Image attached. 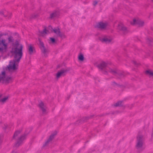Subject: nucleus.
Returning a JSON list of instances; mask_svg holds the SVG:
<instances>
[{"label":"nucleus","mask_w":153,"mask_h":153,"mask_svg":"<svg viewBox=\"0 0 153 153\" xmlns=\"http://www.w3.org/2000/svg\"><path fill=\"white\" fill-rule=\"evenodd\" d=\"M8 96H5L4 98L0 99V102L4 103L8 99Z\"/></svg>","instance_id":"27"},{"label":"nucleus","mask_w":153,"mask_h":153,"mask_svg":"<svg viewBox=\"0 0 153 153\" xmlns=\"http://www.w3.org/2000/svg\"><path fill=\"white\" fill-rule=\"evenodd\" d=\"M59 12L57 11H55L51 13L50 15V17L52 19L54 17H58L59 16Z\"/></svg>","instance_id":"18"},{"label":"nucleus","mask_w":153,"mask_h":153,"mask_svg":"<svg viewBox=\"0 0 153 153\" xmlns=\"http://www.w3.org/2000/svg\"><path fill=\"white\" fill-rule=\"evenodd\" d=\"M64 64V63H63V64H59V65H58L57 66V68H60V67H62L63 65V64Z\"/></svg>","instance_id":"38"},{"label":"nucleus","mask_w":153,"mask_h":153,"mask_svg":"<svg viewBox=\"0 0 153 153\" xmlns=\"http://www.w3.org/2000/svg\"><path fill=\"white\" fill-rule=\"evenodd\" d=\"M48 30L46 29V27L45 26L44 29L42 31H39V32L41 34H47V32H48Z\"/></svg>","instance_id":"24"},{"label":"nucleus","mask_w":153,"mask_h":153,"mask_svg":"<svg viewBox=\"0 0 153 153\" xmlns=\"http://www.w3.org/2000/svg\"><path fill=\"white\" fill-rule=\"evenodd\" d=\"M50 41L52 44H54L56 42L55 39L54 37H50Z\"/></svg>","instance_id":"26"},{"label":"nucleus","mask_w":153,"mask_h":153,"mask_svg":"<svg viewBox=\"0 0 153 153\" xmlns=\"http://www.w3.org/2000/svg\"><path fill=\"white\" fill-rule=\"evenodd\" d=\"M104 114H105V116L107 115H109L110 114V113L109 112V113H106Z\"/></svg>","instance_id":"47"},{"label":"nucleus","mask_w":153,"mask_h":153,"mask_svg":"<svg viewBox=\"0 0 153 153\" xmlns=\"http://www.w3.org/2000/svg\"><path fill=\"white\" fill-rule=\"evenodd\" d=\"M32 129L31 128H26L24 134L21 135L18 139V140L14 144L13 147L18 148L22 144L23 141L26 139L27 136L32 131Z\"/></svg>","instance_id":"2"},{"label":"nucleus","mask_w":153,"mask_h":153,"mask_svg":"<svg viewBox=\"0 0 153 153\" xmlns=\"http://www.w3.org/2000/svg\"><path fill=\"white\" fill-rule=\"evenodd\" d=\"M112 85H117V83L115 81L113 82H112Z\"/></svg>","instance_id":"44"},{"label":"nucleus","mask_w":153,"mask_h":153,"mask_svg":"<svg viewBox=\"0 0 153 153\" xmlns=\"http://www.w3.org/2000/svg\"><path fill=\"white\" fill-rule=\"evenodd\" d=\"M132 62L134 65L136 66L137 67L139 65V64L138 63H137V62L135 61H132Z\"/></svg>","instance_id":"34"},{"label":"nucleus","mask_w":153,"mask_h":153,"mask_svg":"<svg viewBox=\"0 0 153 153\" xmlns=\"http://www.w3.org/2000/svg\"><path fill=\"white\" fill-rule=\"evenodd\" d=\"M12 79V77L7 76L5 79L4 83L8 84L10 83V81H11Z\"/></svg>","instance_id":"22"},{"label":"nucleus","mask_w":153,"mask_h":153,"mask_svg":"<svg viewBox=\"0 0 153 153\" xmlns=\"http://www.w3.org/2000/svg\"><path fill=\"white\" fill-rule=\"evenodd\" d=\"M48 28L49 30L51 31V32L53 31V28L52 26L51 25H49V26H48Z\"/></svg>","instance_id":"35"},{"label":"nucleus","mask_w":153,"mask_h":153,"mask_svg":"<svg viewBox=\"0 0 153 153\" xmlns=\"http://www.w3.org/2000/svg\"><path fill=\"white\" fill-rule=\"evenodd\" d=\"M3 138V134H0V146L1 145L2 142Z\"/></svg>","instance_id":"31"},{"label":"nucleus","mask_w":153,"mask_h":153,"mask_svg":"<svg viewBox=\"0 0 153 153\" xmlns=\"http://www.w3.org/2000/svg\"><path fill=\"white\" fill-rule=\"evenodd\" d=\"M117 85L118 86H119V87H120V85L119 84H118L117 83Z\"/></svg>","instance_id":"53"},{"label":"nucleus","mask_w":153,"mask_h":153,"mask_svg":"<svg viewBox=\"0 0 153 153\" xmlns=\"http://www.w3.org/2000/svg\"><path fill=\"white\" fill-rule=\"evenodd\" d=\"M1 81L2 80H3L2 82V83H4V80H5V78L6 77V76H1Z\"/></svg>","instance_id":"32"},{"label":"nucleus","mask_w":153,"mask_h":153,"mask_svg":"<svg viewBox=\"0 0 153 153\" xmlns=\"http://www.w3.org/2000/svg\"><path fill=\"white\" fill-rule=\"evenodd\" d=\"M100 40L102 42L106 44L109 43L112 41L111 39H108L106 37H104L102 39H100Z\"/></svg>","instance_id":"19"},{"label":"nucleus","mask_w":153,"mask_h":153,"mask_svg":"<svg viewBox=\"0 0 153 153\" xmlns=\"http://www.w3.org/2000/svg\"><path fill=\"white\" fill-rule=\"evenodd\" d=\"M131 24L132 25H137L139 27H143L144 25V22L143 21L139 19H133V22H131Z\"/></svg>","instance_id":"9"},{"label":"nucleus","mask_w":153,"mask_h":153,"mask_svg":"<svg viewBox=\"0 0 153 153\" xmlns=\"http://www.w3.org/2000/svg\"><path fill=\"white\" fill-rule=\"evenodd\" d=\"M117 28L120 31L123 32L124 34L128 32L127 28L125 27L121 23H119L118 25Z\"/></svg>","instance_id":"11"},{"label":"nucleus","mask_w":153,"mask_h":153,"mask_svg":"<svg viewBox=\"0 0 153 153\" xmlns=\"http://www.w3.org/2000/svg\"><path fill=\"white\" fill-rule=\"evenodd\" d=\"M108 63L104 61H102L101 62L97 65V67L100 69L101 71H102L104 68H106L108 65Z\"/></svg>","instance_id":"12"},{"label":"nucleus","mask_w":153,"mask_h":153,"mask_svg":"<svg viewBox=\"0 0 153 153\" xmlns=\"http://www.w3.org/2000/svg\"><path fill=\"white\" fill-rule=\"evenodd\" d=\"M4 12L3 10H0V14L1 16L4 15Z\"/></svg>","instance_id":"39"},{"label":"nucleus","mask_w":153,"mask_h":153,"mask_svg":"<svg viewBox=\"0 0 153 153\" xmlns=\"http://www.w3.org/2000/svg\"><path fill=\"white\" fill-rule=\"evenodd\" d=\"M0 77H1V76L0 75ZM1 78V77H0ZM0 80L1 81V78H0Z\"/></svg>","instance_id":"58"},{"label":"nucleus","mask_w":153,"mask_h":153,"mask_svg":"<svg viewBox=\"0 0 153 153\" xmlns=\"http://www.w3.org/2000/svg\"><path fill=\"white\" fill-rule=\"evenodd\" d=\"M2 34H3V35H5V36H6V35H8V33H2Z\"/></svg>","instance_id":"49"},{"label":"nucleus","mask_w":153,"mask_h":153,"mask_svg":"<svg viewBox=\"0 0 153 153\" xmlns=\"http://www.w3.org/2000/svg\"><path fill=\"white\" fill-rule=\"evenodd\" d=\"M74 124L75 125L78 126L82 123L81 119H80L76 121Z\"/></svg>","instance_id":"28"},{"label":"nucleus","mask_w":153,"mask_h":153,"mask_svg":"<svg viewBox=\"0 0 153 153\" xmlns=\"http://www.w3.org/2000/svg\"><path fill=\"white\" fill-rule=\"evenodd\" d=\"M108 25L107 23H104L102 22H98L94 26L95 28H97L100 30L105 29Z\"/></svg>","instance_id":"8"},{"label":"nucleus","mask_w":153,"mask_h":153,"mask_svg":"<svg viewBox=\"0 0 153 153\" xmlns=\"http://www.w3.org/2000/svg\"><path fill=\"white\" fill-rule=\"evenodd\" d=\"M57 131L56 130L54 131V132L51 134L49 138L45 142V143L43 145L42 147H44L47 145L49 142L52 140L54 138V136L57 134Z\"/></svg>","instance_id":"10"},{"label":"nucleus","mask_w":153,"mask_h":153,"mask_svg":"<svg viewBox=\"0 0 153 153\" xmlns=\"http://www.w3.org/2000/svg\"><path fill=\"white\" fill-rule=\"evenodd\" d=\"M146 42L149 46H152L153 45V38L151 37L147 36L146 38Z\"/></svg>","instance_id":"15"},{"label":"nucleus","mask_w":153,"mask_h":153,"mask_svg":"<svg viewBox=\"0 0 153 153\" xmlns=\"http://www.w3.org/2000/svg\"><path fill=\"white\" fill-rule=\"evenodd\" d=\"M78 58L79 61L82 62L84 60L85 58L83 54L81 53L78 55Z\"/></svg>","instance_id":"20"},{"label":"nucleus","mask_w":153,"mask_h":153,"mask_svg":"<svg viewBox=\"0 0 153 153\" xmlns=\"http://www.w3.org/2000/svg\"><path fill=\"white\" fill-rule=\"evenodd\" d=\"M118 74L119 76H124L123 74L122 73H118Z\"/></svg>","instance_id":"46"},{"label":"nucleus","mask_w":153,"mask_h":153,"mask_svg":"<svg viewBox=\"0 0 153 153\" xmlns=\"http://www.w3.org/2000/svg\"><path fill=\"white\" fill-rule=\"evenodd\" d=\"M3 16H4V17H7V16H7V15H3Z\"/></svg>","instance_id":"52"},{"label":"nucleus","mask_w":153,"mask_h":153,"mask_svg":"<svg viewBox=\"0 0 153 153\" xmlns=\"http://www.w3.org/2000/svg\"><path fill=\"white\" fill-rule=\"evenodd\" d=\"M98 3V1H94L93 3V6H95Z\"/></svg>","instance_id":"37"},{"label":"nucleus","mask_w":153,"mask_h":153,"mask_svg":"<svg viewBox=\"0 0 153 153\" xmlns=\"http://www.w3.org/2000/svg\"><path fill=\"white\" fill-rule=\"evenodd\" d=\"M19 45V42L17 40L12 43L13 47L10 53L12 55H14V59L10 61L9 64L6 68V70H8L11 73L15 72L18 69V63L23 56V46L21 44L18 48Z\"/></svg>","instance_id":"1"},{"label":"nucleus","mask_w":153,"mask_h":153,"mask_svg":"<svg viewBox=\"0 0 153 153\" xmlns=\"http://www.w3.org/2000/svg\"><path fill=\"white\" fill-rule=\"evenodd\" d=\"M52 32H54L57 36L60 37L61 38L63 39L66 37V36L64 34L61 33L60 31V29L58 27L57 28H54Z\"/></svg>","instance_id":"6"},{"label":"nucleus","mask_w":153,"mask_h":153,"mask_svg":"<svg viewBox=\"0 0 153 153\" xmlns=\"http://www.w3.org/2000/svg\"><path fill=\"white\" fill-rule=\"evenodd\" d=\"M106 125V123L104 124V126H105Z\"/></svg>","instance_id":"56"},{"label":"nucleus","mask_w":153,"mask_h":153,"mask_svg":"<svg viewBox=\"0 0 153 153\" xmlns=\"http://www.w3.org/2000/svg\"><path fill=\"white\" fill-rule=\"evenodd\" d=\"M123 101L124 100H123L118 101L112 105L115 107H119L125 108L126 107V105L123 104Z\"/></svg>","instance_id":"14"},{"label":"nucleus","mask_w":153,"mask_h":153,"mask_svg":"<svg viewBox=\"0 0 153 153\" xmlns=\"http://www.w3.org/2000/svg\"><path fill=\"white\" fill-rule=\"evenodd\" d=\"M146 74L147 75H149L150 76H153V71L149 69L146 70L145 71Z\"/></svg>","instance_id":"23"},{"label":"nucleus","mask_w":153,"mask_h":153,"mask_svg":"<svg viewBox=\"0 0 153 153\" xmlns=\"http://www.w3.org/2000/svg\"><path fill=\"white\" fill-rule=\"evenodd\" d=\"M7 39L8 40V43H9L11 42L13 43L14 42V39L12 36H9Z\"/></svg>","instance_id":"25"},{"label":"nucleus","mask_w":153,"mask_h":153,"mask_svg":"<svg viewBox=\"0 0 153 153\" xmlns=\"http://www.w3.org/2000/svg\"><path fill=\"white\" fill-rule=\"evenodd\" d=\"M70 97V95H69L66 99V100H68Z\"/></svg>","instance_id":"48"},{"label":"nucleus","mask_w":153,"mask_h":153,"mask_svg":"<svg viewBox=\"0 0 153 153\" xmlns=\"http://www.w3.org/2000/svg\"><path fill=\"white\" fill-rule=\"evenodd\" d=\"M104 116H105V114H101L97 116L100 117H102Z\"/></svg>","instance_id":"43"},{"label":"nucleus","mask_w":153,"mask_h":153,"mask_svg":"<svg viewBox=\"0 0 153 153\" xmlns=\"http://www.w3.org/2000/svg\"><path fill=\"white\" fill-rule=\"evenodd\" d=\"M8 44L6 43L5 39L0 40V52H6Z\"/></svg>","instance_id":"5"},{"label":"nucleus","mask_w":153,"mask_h":153,"mask_svg":"<svg viewBox=\"0 0 153 153\" xmlns=\"http://www.w3.org/2000/svg\"><path fill=\"white\" fill-rule=\"evenodd\" d=\"M102 71V73L104 74H108V72L106 71Z\"/></svg>","instance_id":"40"},{"label":"nucleus","mask_w":153,"mask_h":153,"mask_svg":"<svg viewBox=\"0 0 153 153\" xmlns=\"http://www.w3.org/2000/svg\"><path fill=\"white\" fill-rule=\"evenodd\" d=\"M3 36V34H2V33H1V34H0V38H1V36Z\"/></svg>","instance_id":"50"},{"label":"nucleus","mask_w":153,"mask_h":153,"mask_svg":"<svg viewBox=\"0 0 153 153\" xmlns=\"http://www.w3.org/2000/svg\"><path fill=\"white\" fill-rule=\"evenodd\" d=\"M152 2V3H153V0H151Z\"/></svg>","instance_id":"57"},{"label":"nucleus","mask_w":153,"mask_h":153,"mask_svg":"<svg viewBox=\"0 0 153 153\" xmlns=\"http://www.w3.org/2000/svg\"><path fill=\"white\" fill-rule=\"evenodd\" d=\"M71 68L70 67L67 68L66 69L61 70L59 71L56 74V77L57 79L59 78L61 76H65L67 73L70 71Z\"/></svg>","instance_id":"4"},{"label":"nucleus","mask_w":153,"mask_h":153,"mask_svg":"<svg viewBox=\"0 0 153 153\" xmlns=\"http://www.w3.org/2000/svg\"><path fill=\"white\" fill-rule=\"evenodd\" d=\"M1 82V81L0 80V82Z\"/></svg>","instance_id":"59"},{"label":"nucleus","mask_w":153,"mask_h":153,"mask_svg":"<svg viewBox=\"0 0 153 153\" xmlns=\"http://www.w3.org/2000/svg\"><path fill=\"white\" fill-rule=\"evenodd\" d=\"M2 96V95L0 94V98Z\"/></svg>","instance_id":"54"},{"label":"nucleus","mask_w":153,"mask_h":153,"mask_svg":"<svg viewBox=\"0 0 153 153\" xmlns=\"http://www.w3.org/2000/svg\"><path fill=\"white\" fill-rule=\"evenodd\" d=\"M1 75L2 76H6V71H5L4 70L1 72Z\"/></svg>","instance_id":"36"},{"label":"nucleus","mask_w":153,"mask_h":153,"mask_svg":"<svg viewBox=\"0 0 153 153\" xmlns=\"http://www.w3.org/2000/svg\"><path fill=\"white\" fill-rule=\"evenodd\" d=\"M120 87L121 88H125L126 87V86L123 85H120Z\"/></svg>","instance_id":"42"},{"label":"nucleus","mask_w":153,"mask_h":153,"mask_svg":"<svg viewBox=\"0 0 153 153\" xmlns=\"http://www.w3.org/2000/svg\"><path fill=\"white\" fill-rule=\"evenodd\" d=\"M12 14L11 13H10V15L8 16V19H10L11 18V16H12Z\"/></svg>","instance_id":"45"},{"label":"nucleus","mask_w":153,"mask_h":153,"mask_svg":"<svg viewBox=\"0 0 153 153\" xmlns=\"http://www.w3.org/2000/svg\"><path fill=\"white\" fill-rule=\"evenodd\" d=\"M38 41L39 42V48L41 49L42 53L45 54L47 52V50L45 48L43 42L41 41V39L40 38H38Z\"/></svg>","instance_id":"7"},{"label":"nucleus","mask_w":153,"mask_h":153,"mask_svg":"<svg viewBox=\"0 0 153 153\" xmlns=\"http://www.w3.org/2000/svg\"><path fill=\"white\" fill-rule=\"evenodd\" d=\"M27 50L29 54L30 55H31L36 52L35 48L32 44L28 45Z\"/></svg>","instance_id":"13"},{"label":"nucleus","mask_w":153,"mask_h":153,"mask_svg":"<svg viewBox=\"0 0 153 153\" xmlns=\"http://www.w3.org/2000/svg\"><path fill=\"white\" fill-rule=\"evenodd\" d=\"M110 71H109V72L110 73H114L115 74H117V72L114 70L110 68Z\"/></svg>","instance_id":"33"},{"label":"nucleus","mask_w":153,"mask_h":153,"mask_svg":"<svg viewBox=\"0 0 153 153\" xmlns=\"http://www.w3.org/2000/svg\"><path fill=\"white\" fill-rule=\"evenodd\" d=\"M143 136L141 135H138L137 137V142L135 146V148L137 150L138 153L142 152L145 149L143 147L144 141Z\"/></svg>","instance_id":"3"},{"label":"nucleus","mask_w":153,"mask_h":153,"mask_svg":"<svg viewBox=\"0 0 153 153\" xmlns=\"http://www.w3.org/2000/svg\"><path fill=\"white\" fill-rule=\"evenodd\" d=\"M94 115H91L89 116H87L85 117H84L81 119L82 123H84L86 122L89 119H91Z\"/></svg>","instance_id":"17"},{"label":"nucleus","mask_w":153,"mask_h":153,"mask_svg":"<svg viewBox=\"0 0 153 153\" xmlns=\"http://www.w3.org/2000/svg\"><path fill=\"white\" fill-rule=\"evenodd\" d=\"M119 112V111H111L110 112V114H111L112 115H114L115 114H117Z\"/></svg>","instance_id":"30"},{"label":"nucleus","mask_w":153,"mask_h":153,"mask_svg":"<svg viewBox=\"0 0 153 153\" xmlns=\"http://www.w3.org/2000/svg\"><path fill=\"white\" fill-rule=\"evenodd\" d=\"M153 137V129L152 130V133L151 134V137Z\"/></svg>","instance_id":"51"},{"label":"nucleus","mask_w":153,"mask_h":153,"mask_svg":"<svg viewBox=\"0 0 153 153\" xmlns=\"http://www.w3.org/2000/svg\"><path fill=\"white\" fill-rule=\"evenodd\" d=\"M88 141H86V142H85V143H87L88 142Z\"/></svg>","instance_id":"55"},{"label":"nucleus","mask_w":153,"mask_h":153,"mask_svg":"<svg viewBox=\"0 0 153 153\" xmlns=\"http://www.w3.org/2000/svg\"><path fill=\"white\" fill-rule=\"evenodd\" d=\"M22 130H17L16 131L13 137V139H16V137H17L21 132Z\"/></svg>","instance_id":"21"},{"label":"nucleus","mask_w":153,"mask_h":153,"mask_svg":"<svg viewBox=\"0 0 153 153\" xmlns=\"http://www.w3.org/2000/svg\"><path fill=\"white\" fill-rule=\"evenodd\" d=\"M39 107L42 111L43 113L44 114L46 112V109L45 108L44 103L42 101L39 103L38 105Z\"/></svg>","instance_id":"16"},{"label":"nucleus","mask_w":153,"mask_h":153,"mask_svg":"<svg viewBox=\"0 0 153 153\" xmlns=\"http://www.w3.org/2000/svg\"><path fill=\"white\" fill-rule=\"evenodd\" d=\"M1 82V81L0 80V82Z\"/></svg>","instance_id":"60"},{"label":"nucleus","mask_w":153,"mask_h":153,"mask_svg":"<svg viewBox=\"0 0 153 153\" xmlns=\"http://www.w3.org/2000/svg\"><path fill=\"white\" fill-rule=\"evenodd\" d=\"M4 127H3V129L4 130H5L6 129H7V126H6V125H4Z\"/></svg>","instance_id":"41"},{"label":"nucleus","mask_w":153,"mask_h":153,"mask_svg":"<svg viewBox=\"0 0 153 153\" xmlns=\"http://www.w3.org/2000/svg\"><path fill=\"white\" fill-rule=\"evenodd\" d=\"M39 15L38 14H32L31 16L30 17V19H35Z\"/></svg>","instance_id":"29"}]
</instances>
